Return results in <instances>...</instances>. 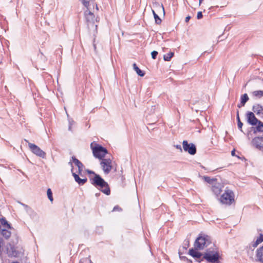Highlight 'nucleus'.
<instances>
[{"label": "nucleus", "instance_id": "nucleus-16", "mask_svg": "<svg viewBox=\"0 0 263 263\" xmlns=\"http://www.w3.org/2000/svg\"><path fill=\"white\" fill-rule=\"evenodd\" d=\"M72 160L73 163L78 167L79 173L80 174L83 171V164L74 157H72Z\"/></svg>", "mask_w": 263, "mask_h": 263}, {"label": "nucleus", "instance_id": "nucleus-13", "mask_svg": "<svg viewBox=\"0 0 263 263\" xmlns=\"http://www.w3.org/2000/svg\"><path fill=\"white\" fill-rule=\"evenodd\" d=\"M73 168H71V172H72V176H73L75 181L77 183H78L80 185L84 184L87 181V179L86 178L81 179L79 177L78 175L76 174L75 173H74L73 172Z\"/></svg>", "mask_w": 263, "mask_h": 263}, {"label": "nucleus", "instance_id": "nucleus-37", "mask_svg": "<svg viewBox=\"0 0 263 263\" xmlns=\"http://www.w3.org/2000/svg\"><path fill=\"white\" fill-rule=\"evenodd\" d=\"M244 105H241V102H240V103L237 105V107L240 108L242 106H243Z\"/></svg>", "mask_w": 263, "mask_h": 263}, {"label": "nucleus", "instance_id": "nucleus-38", "mask_svg": "<svg viewBox=\"0 0 263 263\" xmlns=\"http://www.w3.org/2000/svg\"><path fill=\"white\" fill-rule=\"evenodd\" d=\"M72 124V123H71L70 121H69V130H71V125Z\"/></svg>", "mask_w": 263, "mask_h": 263}, {"label": "nucleus", "instance_id": "nucleus-42", "mask_svg": "<svg viewBox=\"0 0 263 263\" xmlns=\"http://www.w3.org/2000/svg\"><path fill=\"white\" fill-rule=\"evenodd\" d=\"M176 147H177V148H179V149H181V146H180V145H177Z\"/></svg>", "mask_w": 263, "mask_h": 263}, {"label": "nucleus", "instance_id": "nucleus-27", "mask_svg": "<svg viewBox=\"0 0 263 263\" xmlns=\"http://www.w3.org/2000/svg\"><path fill=\"white\" fill-rule=\"evenodd\" d=\"M203 178L205 181L212 184H213L215 181H217L216 179L211 178L208 176H204Z\"/></svg>", "mask_w": 263, "mask_h": 263}, {"label": "nucleus", "instance_id": "nucleus-11", "mask_svg": "<svg viewBox=\"0 0 263 263\" xmlns=\"http://www.w3.org/2000/svg\"><path fill=\"white\" fill-rule=\"evenodd\" d=\"M246 117L248 123L251 125H256L258 122V120L255 117L253 112L251 111L247 112Z\"/></svg>", "mask_w": 263, "mask_h": 263}, {"label": "nucleus", "instance_id": "nucleus-17", "mask_svg": "<svg viewBox=\"0 0 263 263\" xmlns=\"http://www.w3.org/2000/svg\"><path fill=\"white\" fill-rule=\"evenodd\" d=\"M256 258L259 261L263 262V246L257 249Z\"/></svg>", "mask_w": 263, "mask_h": 263}, {"label": "nucleus", "instance_id": "nucleus-36", "mask_svg": "<svg viewBox=\"0 0 263 263\" xmlns=\"http://www.w3.org/2000/svg\"><path fill=\"white\" fill-rule=\"evenodd\" d=\"M191 18V16H187L185 17V21L186 22H188L189 21V20H190Z\"/></svg>", "mask_w": 263, "mask_h": 263}, {"label": "nucleus", "instance_id": "nucleus-4", "mask_svg": "<svg viewBox=\"0 0 263 263\" xmlns=\"http://www.w3.org/2000/svg\"><path fill=\"white\" fill-rule=\"evenodd\" d=\"M235 195L232 190L227 187L224 192L221 195L219 198L220 203L227 205H231L235 200Z\"/></svg>", "mask_w": 263, "mask_h": 263}, {"label": "nucleus", "instance_id": "nucleus-40", "mask_svg": "<svg viewBox=\"0 0 263 263\" xmlns=\"http://www.w3.org/2000/svg\"><path fill=\"white\" fill-rule=\"evenodd\" d=\"M231 154H232V156L234 155V154H235V151L234 150H233V151H232L231 152Z\"/></svg>", "mask_w": 263, "mask_h": 263}, {"label": "nucleus", "instance_id": "nucleus-12", "mask_svg": "<svg viewBox=\"0 0 263 263\" xmlns=\"http://www.w3.org/2000/svg\"><path fill=\"white\" fill-rule=\"evenodd\" d=\"M252 145L257 149L263 148V137H255L252 141Z\"/></svg>", "mask_w": 263, "mask_h": 263}, {"label": "nucleus", "instance_id": "nucleus-15", "mask_svg": "<svg viewBox=\"0 0 263 263\" xmlns=\"http://www.w3.org/2000/svg\"><path fill=\"white\" fill-rule=\"evenodd\" d=\"M1 234L6 239H8L11 235V232L10 231V229L8 228H1L0 227Z\"/></svg>", "mask_w": 263, "mask_h": 263}, {"label": "nucleus", "instance_id": "nucleus-35", "mask_svg": "<svg viewBox=\"0 0 263 263\" xmlns=\"http://www.w3.org/2000/svg\"><path fill=\"white\" fill-rule=\"evenodd\" d=\"M202 16H203V15H202V12H201V11L198 12L197 13V19H198V20L201 19L202 17Z\"/></svg>", "mask_w": 263, "mask_h": 263}, {"label": "nucleus", "instance_id": "nucleus-1", "mask_svg": "<svg viewBox=\"0 0 263 263\" xmlns=\"http://www.w3.org/2000/svg\"><path fill=\"white\" fill-rule=\"evenodd\" d=\"M91 183L105 195H110V190L108 184L100 175L95 174L91 179Z\"/></svg>", "mask_w": 263, "mask_h": 263}, {"label": "nucleus", "instance_id": "nucleus-43", "mask_svg": "<svg viewBox=\"0 0 263 263\" xmlns=\"http://www.w3.org/2000/svg\"><path fill=\"white\" fill-rule=\"evenodd\" d=\"M88 173H92V174H93L95 175V173L93 172H92V171H88Z\"/></svg>", "mask_w": 263, "mask_h": 263}, {"label": "nucleus", "instance_id": "nucleus-9", "mask_svg": "<svg viewBox=\"0 0 263 263\" xmlns=\"http://www.w3.org/2000/svg\"><path fill=\"white\" fill-rule=\"evenodd\" d=\"M182 147L185 152L192 155L196 153V147L193 143H188L187 141L184 140L182 142Z\"/></svg>", "mask_w": 263, "mask_h": 263}, {"label": "nucleus", "instance_id": "nucleus-45", "mask_svg": "<svg viewBox=\"0 0 263 263\" xmlns=\"http://www.w3.org/2000/svg\"><path fill=\"white\" fill-rule=\"evenodd\" d=\"M99 195H100V193L96 194V196L97 197H98Z\"/></svg>", "mask_w": 263, "mask_h": 263}, {"label": "nucleus", "instance_id": "nucleus-22", "mask_svg": "<svg viewBox=\"0 0 263 263\" xmlns=\"http://www.w3.org/2000/svg\"><path fill=\"white\" fill-rule=\"evenodd\" d=\"M236 119L237 121L238 127L241 132H242V127L243 124L240 121L239 116V110H237Z\"/></svg>", "mask_w": 263, "mask_h": 263}, {"label": "nucleus", "instance_id": "nucleus-30", "mask_svg": "<svg viewBox=\"0 0 263 263\" xmlns=\"http://www.w3.org/2000/svg\"><path fill=\"white\" fill-rule=\"evenodd\" d=\"M256 126V130L258 132H263V123L260 121H258Z\"/></svg>", "mask_w": 263, "mask_h": 263}, {"label": "nucleus", "instance_id": "nucleus-6", "mask_svg": "<svg viewBox=\"0 0 263 263\" xmlns=\"http://www.w3.org/2000/svg\"><path fill=\"white\" fill-rule=\"evenodd\" d=\"M25 141L28 143V147L32 153L39 157L42 158H45V152L42 150L38 146L29 142L26 139H25Z\"/></svg>", "mask_w": 263, "mask_h": 263}, {"label": "nucleus", "instance_id": "nucleus-31", "mask_svg": "<svg viewBox=\"0 0 263 263\" xmlns=\"http://www.w3.org/2000/svg\"><path fill=\"white\" fill-rule=\"evenodd\" d=\"M47 195L48 199L51 202L53 201L52 193L50 189H48L47 191Z\"/></svg>", "mask_w": 263, "mask_h": 263}, {"label": "nucleus", "instance_id": "nucleus-46", "mask_svg": "<svg viewBox=\"0 0 263 263\" xmlns=\"http://www.w3.org/2000/svg\"><path fill=\"white\" fill-rule=\"evenodd\" d=\"M69 163H70L71 164V166L72 167V162L71 161L69 162Z\"/></svg>", "mask_w": 263, "mask_h": 263}, {"label": "nucleus", "instance_id": "nucleus-20", "mask_svg": "<svg viewBox=\"0 0 263 263\" xmlns=\"http://www.w3.org/2000/svg\"><path fill=\"white\" fill-rule=\"evenodd\" d=\"M189 254L194 258H200L202 255L201 253L193 249H190Z\"/></svg>", "mask_w": 263, "mask_h": 263}, {"label": "nucleus", "instance_id": "nucleus-5", "mask_svg": "<svg viewBox=\"0 0 263 263\" xmlns=\"http://www.w3.org/2000/svg\"><path fill=\"white\" fill-rule=\"evenodd\" d=\"M203 258L209 263H219V254L216 251H207L205 253Z\"/></svg>", "mask_w": 263, "mask_h": 263}, {"label": "nucleus", "instance_id": "nucleus-7", "mask_svg": "<svg viewBox=\"0 0 263 263\" xmlns=\"http://www.w3.org/2000/svg\"><path fill=\"white\" fill-rule=\"evenodd\" d=\"M209 243L208 236H199L196 240L194 246L196 249L201 250Z\"/></svg>", "mask_w": 263, "mask_h": 263}, {"label": "nucleus", "instance_id": "nucleus-23", "mask_svg": "<svg viewBox=\"0 0 263 263\" xmlns=\"http://www.w3.org/2000/svg\"><path fill=\"white\" fill-rule=\"evenodd\" d=\"M248 100L249 97L247 93H245L241 96L240 102H241V105H245V104Z\"/></svg>", "mask_w": 263, "mask_h": 263}, {"label": "nucleus", "instance_id": "nucleus-19", "mask_svg": "<svg viewBox=\"0 0 263 263\" xmlns=\"http://www.w3.org/2000/svg\"><path fill=\"white\" fill-rule=\"evenodd\" d=\"M253 111L257 115L262 114L263 108L259 104H255L253 105L252 108Z\"/></svg>", "mask_w": 263, "mask_h": 263}, {"label": "nucleus", "instance_id": "nucleus-10", "mask_svg": "<svg viewBox=\"0 0 263 263\" xmlns=\"http://www.w3.org/2000/svg\"><path fill=\"white\" fill-rule=\"evenodd\" d=\"M223 187V184L215 181L212 185V191L214 195L218 196L221 194Z\"/></svg>", "mask_w": 263, "mask_h": 263}, {"label": "nucleus", "instance_id": "nucleus-29", "mask_svg": "<svg viewBox=\"0 0 263 263\" xmlns=\"http://www.w3.org/2000/svg\"><path fill=\"white\" fill-rule=\"evenodd\" d=\"M263 242V234H260L259 236L256 239L254 247H256L259 243Z\"/></svg>", "mask_w": 263, "mask_h": 263}, {"label": "nucleus", "instance_id": "nucleus-39", "mask_svg": "<svg viewBox=\"0 0 263 263\" xmlns=\"http://www.w3.org/2000/svg\"><path fill=\"white\" fill-rule=\"evenodd\" d=\"M119 209V207L118 206H115L114 209H113V211H116V210H118Z\"/></svg>", "mask_w": 263, "mask_h": 263}, {"label": "nucleus", "instance_id": "nucleus-41", "mask_svg": "<svg viewBox=\"0 0 263 263\" xmlns=\"http://www.w3.org/2000/svg\"><path fill=\"white\" fill-rule=\"evenodd\" d=\"M93 48H94L95 51H96V45L94 43H93Z\"/></svg>", "mask_w": 263, "mask_h": 263}, {"label": "nucleus", "instance_id": "nucleus-14", "mask_svg": "<svg viewBox=\"0 0 263 263\" xmlns=\"http://www.w3.org/2000/svg\"><path fill=\"white\" fill-rule=\"evenodd\" d=\"M6 253L10 257L16 256L17 253L14 249V247L11 245H9V247H7Z\"/></svg>", "mask_w": 263, "mask_h": 263}, {"label": "nucleus", "instance_id": "nucleus-26", "mask_svg": "<svg viewBox=\"0 0 263 263\" xmlns=\"http://www.w3.org/2000/svg\"><path fill=\"white\" fill-rule=\"evenodd\" d=\"M174 55V52H170L164 55L163 59L165 61H169Z\"/></svg>", "mask_w": 263, "mask_h": 263}, {"label": "nucleus", "instance_id": "nucleus-34", "mask_svg": "<svg viewBox=\"0 0 263 263\" xmlns=\"http://www.w3.org/2000/svg\"><path fill=\"white\" fill-rule=\"evenodd\" d=\"M152 58L153 59H155L157 57V55H158V52L156 51H153L151 53Z\"/></svg>", "mask_w": 263, "mask_h": 263}, {"label": "nucleus", "instance_id": "nucleus-44", "mask_svg": "<svg viewBox=\"0 0 263 263\" xmlns=\"http://www.w3.org/2000/svg\"><path fill=\"white\" fill-rule=\"evenodd\" d=\"M202 1H203V0H199V5H201V3H202Z\"/></svg>", "mask_w": 263, "mask_h": 263}, {"label": "nucleus", "instance_id": "nucleus-2", "mask_svg": "<svg viewBox=\"0 0 263 263\" xmlns=\"http://www.w3.org/2000/svg\"><path fill=\"white\" fill-rule=\"evenodd\" d=\"M83 5L86 8L87 10L85 12V16L87 22L94 23H95V15L92 13L90 9L91 7L93 8L96 6V8L98 9L97 4L95 3V0H79Z\"/></svg>", "mask_w": 263, "mask_h": 263}, {"label": "nucleus", "instance_id": "nucleus-32", "mask_svg": "<svg viewBox=\"0 0 263 263\" xmlns=\"http://www.w3.org/2000/svg\"><path fill=\"white\" fill-rule=\"evenodd\" d=\"M4 245V240L3 238H0V257H2V253L3 252V246Z\"/></svg>", "mask_w": 263, "mask_h": 263}, {"label": "nucleus", "instance_id": "nucleus-21", "mask_svg": "<svg viewBox=\"0 0 263 263\" xmlns=\"http://www.w3.org/2000/svg\"><path fill=\"white\" fill-rule=\"evenodd\" d=\"M133 68L134 69V70H135V71L136 72V73L139 75L140 76V77H143L145 74V73L142 71L137 66V65L134 63L133 64Z\"/></svg>", "mask_w": 263, "mask_h": 263}, {"label": "nucleus", "instance_id": "nucleus-33", "mask_svg": "<svg viewBox=\"0 0 263 263\" xmlns=\"http://www.w3.org/2000/svg\"><path fill=\"white\" fill-rule=\"evenodd\" d=\"M190 246V241L188 239H185L183 242V248L186 249Z\"/></svg>", "mask_w": 263, "mask_h": 263}, {"label": "nucleus", "instance_id": "nucleus-47", "mask_svg": "<svg viewBox=\"0 0 263 263\" xmlns=\"http://www.w3.org/2000/svg\"><path fill=\"white\" fill-rule=\"evenodd\" d=\"M12 263H18V262H12Z\"/></svg>", "mask_w": 263, "mask_h": 263}, {"label": "nucleus", "instance_id": "nucleus-18", "mask_svg": "<svg viewBox=\"0 0 263 263\" xmlns=\"http://www.w3.org/2000/svg\"><path fill=\"white\" fill-rule=\"evenodd\" d=\"M1 228H8V229H12L10 224L8 223V221L5 218H1L0 220V227Z\"/></svg>", "mask_w": 263, "mask_h": 263}, {"label": "nucleus", "instance_id": "nucleus-24", "mask_svg": "<svg viewBox=\"0 0 263 263\" xmlns=\"http://www.w3.org/2000/svg\"><path fill=\"white\" fill-rule=\"evenodd\" d=\"M155 5H156L157 11L158 12L162 11L163 13V14L164 15L165 14V10H164V8L163 5L160 4L159 3H156L155 4Z\"/></svg>", "mask_w": 263, "mask_h": 263}, {"label": "nucleus", "instance_id": "nucleus-8", "mask_svg": "<svg viewBox=\"0 0 263 263\" xmlns=\"http://www.w3.org/2000/svg\"><path fill=\"white\" fill-rule=\"evenodd\" d=\"M101 167L105 174H108L112 169V161L109 158H103L100 162Z\"/></svg>", "mask_w": 263, "mask_h": 263}, {"label": "nucleus", "instance_id": "nucleus-28", "mask_svg": "<svg viewBox=\"0 0 263 263\" xmlns=\"http://www.w3.org/2000/svg\"><path fill=\"white\" fill-rule=\"evenodd\" d=\"M253 95L254 97L257 98H261L263 96V91L262 90H256L252 92Z\"/></svg>", "mask_w": 263, "mask_h": 263}, {"label": "nucleus", "instance_id": "nucleus-3", "mask_svg": "<svg viewBox=\"0 0 263 263\" xmlns=\"http://www.w3.org/2000/svg\"><path fill=\"white\" fill-rule=\"evenodd\" d=\"M90 147L94 157L100 160L103 159L107 153V150L105 148L95 142L90 144Z\"/></svg>", "mask_w": 263, "mask_h": 263}, {"label": "nucleus", "instance_id": "nucleus-25", "mask_svg": "<svg viewBox=\"0 0 263 263\" xmlns=\"http://www.w3.org/2000/svg\"><path fill=\"white\" fill-rule=\"evenodd\" d=\"M152 12H153V14L154 15V18L155 20L156 24H160L161 23V18L159 17V16L157 15V14L155 12V11L154 10H153Z\"/></svg>", "mask_w": 263, "mask_h": 263}]
</instances>
